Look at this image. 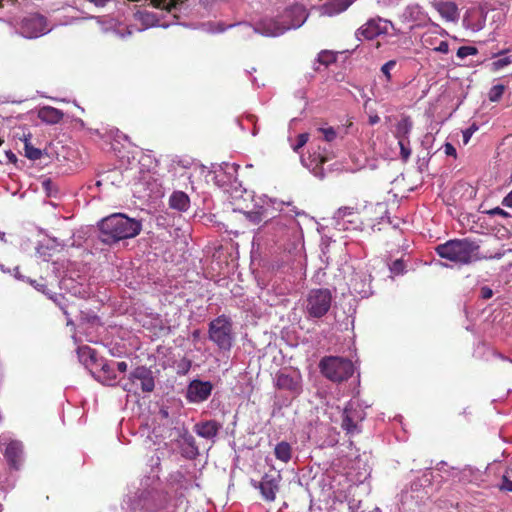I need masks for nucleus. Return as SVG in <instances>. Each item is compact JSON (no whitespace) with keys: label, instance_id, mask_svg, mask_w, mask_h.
<instances>
[{"label":"nucleus","instance_id":"nucleus-4","mask_svg":"<svg viewBox=\"0 0 512 512\" xmlns=\"http://www.w3.org/2000/svg\"><path fill=\"white\" fill-rule=\"evenodd\" d=\"M320 372L333 382H343L349 379L354 372L353 363L338 356H325L319 362Z\"/></svg>","mask_w":512,"mask_h":512},{"label":"nucleus","instance_id":"nucleus-41","mask_svg":"<svg viewBox=\"0 0 512 512\" xmlns=\"http://www.w3.org/2000/svg\"><path fill=\"white\" fill-rule=\"evenodd\" d=\"M80 351L83 352L84 354L87 353L89 355V357L91 358V360H95V355H96L95 350L91 349L88 346H84V347L80 348Z\"/></svg>","mask_w":512,"mask_h":512},{"label":"nucleus","instance_id":"nucleus-12","mask_svg":"<svg viewBox=\"0 0 512 512\" xmlns=\"http://www.w3.org/2000/svg\"><path fill=\"white\" fill-rule=\"evenodd\" d=\"M266 234H270L276 241L283 239L287 235V224L282 217H272L264 221V224L258 228Z\"/></svg>","mask_w":512,"mask_h":512},{"label":"nucleus","instance_id":"nucleus-23","mask_svg":"<svg viewBox=\"0 0 512 512\" xmlns=\"http://www.w3.org/2000/svg\"><path fill=\"white\" fill-rule=\"evenodd\" d=\"M274 455L281 462L288 463L292 457L291 445L286 441L279 442L274 448Z\"/></svg>","mask_w":512,"mask_h":512},{"label":"nucleus","instance_id":"nucleus-1","mask_svg":"<svg viewBox=\"0 0 512 512\" xmlns=\"http://www.w3.org/2000/svg\"><path fill=\"white\" fill-rule=\"evenodd\" d=\"M435 251L440 258L460 265H467L483 259H500L505 255L504 250L482 255L480 254V246L477 242L468 238L448 240L436 246Z\"/></svg>","mask_w":512,"mask_h":512},{"label":"nucleus","instance_id":"nucleus-50","mask_svg":"<svg viewBox=\"0 0 512 512\" xmlns=\"http://www.w3.org/2000/svg\"><path fill=\"white\" fill-rule=\"evenodd\" d=\"M37 290L44 292V288L46 287L44 284H35Z\"/></svg>","mask_w":512,"mask_h":512},{"label":"nucleus","instance_id":"nucleus-6","mask_svg":"<svg viewBox=\"0 0 512 512\" xmlns=\"http://www.w3.org/2000/svg\"><path fill=\"white\" fill-rule=\"evenodd\" d=\"M332 293L327 288L311 289L306 297V312L309 317L322 318L330 310Z\"/></svg>","mask_w":512,"mask_h":512},{"label":"nucleus","instance_id":"nucleus-20","mask_svg":"<svg viewBox=\"0 0 512 512\" xmlns=\"http://www.w3.org/2000/svg\"><path fill=\"white\" fill-rule=\"evenodd\" d=\"M169 205L178 211H187L190 205L188 195L182 191H175L169 198Z\"/></svg>","mask_w":512,"mask_h":512},{"label":"nucleus","instance_id":"nucleus-32","mask_svg":"<svg viewBox=\"0 0 512 512\" xmlns=\"http://www.w3.org/2000/svg\"><path fill=\"white\" fill-rule=\"evenodd\" d=\"M404 269H405V264H404L403 260H401V259L395 260L390 267L391 272L394 274H397V275L402 274L404 272Z\"/></svg>","mask_w":512,"mask_h":512},{"label":"nucleus","instance_id":"nucleus-47","mask_svg":"<svg viewBox=\"0 0 512 512\" xmlns=\"http://www.w3.org/2000/svg\"><path fill=\"white\" fill-rule=\"evenodd\" d=\"M6 155L10 162L15 163L17 161V157L12 151H8Z\"/></svg>","mask_w":512,"mask_h":512},{"label":"nucleus","instance_id":"nucleus-38","mask_svg":"<svg viewBox=\"0 0 512 512\" xmlns=\"http://www.w3.org/2000/svg\"><path fill=\"white\" fill-rule=\"evenodd\" d=\"M488 213L491 215H498L503 218L510 217V214L500 207H495V208L491 209Z\"/></svg>","mask_w":512,"mask_h":512},{"label":"nucleus","instance_id":"nucleus-8","mask_svg":"<svg viewBox=\"0 0 512 512\" xmlns=\"http://www.w3.org/2000/svg\"><path fill=\"white\" fill-rule=\"evenodd\" d=\"M282 480L279 471L265 473L260 482H255L254 487L260 490L263 499L267 502H273L276 499V494L280 489Z\"/></svg>","mask_w":512,"mask_h":512},{"label":"nucleus","instance_id":"nucleus-40","mask_svg":"<svg viewBox=\"0 0 512 512\" xmlns=\"http://www.w3.org/2000/svg\"><path fill=\"white\" fill-rule=\"evenodd\" d=\"M481 297L485 300L490 299L493 296V291L491 288L484 286L481 288Z\"/></svg>","mask_w":512,"mask_h":512},{"label":"nucleus","instance_id":"nucleus-44","mask_svg":"<svg viewBox=\"0 0 512 512\" xmlns=\"http://www.w3.org/2000/svg\"><path fill=\"white\" fill-rule=\"evenodd\" d=\"M127 368H128V365L126 362L124 361H121V362H118L117 363V369L121 372V373H124L127 371Z\"/></svg>","mask_w":512,"mask_h":512},{"label":"nucleus","instance_id":"nucleus-5","mask_svg":"<svg viewBox=\"0 0 512 512\" xmlns=\"http://www.w3.org/2000/svg\"><path fill=\"white\" fill-rule=\"evenodd\" d=\"M124 391L138 394L139 390L144 393H150L155 388L153 372L146 366H137L127 380L121 383Z\"/></svg>","mask_w":512,"mask_h":512},{"label":"nucleus","instance_id":"nucleus-36","mask_svg":"<svg viewBox=\"0 0 512 512\" xmlns=\"http://www.w3.org/2000/svg\"><path fill=\"white\" fill-rule=\"evenodd\" d=\"M500 490L512 492V480H510L506 475L502 477V483L499 486Z\"/></svg>","mask_w":512,"mask_h":512},{"label":"nucleus","instance_id":"nucleus-13","mask_svg":"<svg viewBox=\"0 0 512 512\" xmlns=\"http://www.w3.org/2000/svg\"><path fill=\"white\" fill-rule=\"evenodd\" d=\"M24 447L21 441L11 440L5 449L4 457L9 466L18 470L23 461Z\"/></svg>","mask_w":512,"mask_h":512},{"label":"nucleus","instance_id":"nucleus-37","mask_svg":"<svg viewBox=\"0 0 512 512\" xmlns=\"http://www.w3.org/2000/svg\"><path fill=\"white\" fill-rule=\"evenodd\" d=\"M444 152L447 156H452L454 158L457 157V152H456L455 147L449 142L445 143Z\"/></svg>","mask_w":512,"mask_h":512},{"label":"nucleus","instance_id":"nucleus-21","mask_svg":"<svg viewBox=\"0 0 512 512\" xmlns=\"http://www.w3.org/2000/svg\"><path fill=\"white\" fill-rule=\"evenodd\" d=\"M381 34V28L375 20H369L363 26H361L357 35L367 40H372Z\"/></svg>","mask_w":512,"mask_h":512},{"label":"nucleus","instance_id":"nucleus-51","mask_svg":"<svg viewBox=\"0 0 512 512\" xmlns=\"http://www.w3.org/2000/svg\"><path fill=\"white\" fill-rule=\"evenodd\" d=\"M507 51H508V50H503V51L499 52L497 55H503V54H505Z\"/></svg>","mask_w":512,"mask_h":512},{"label":"nucleus","instance_id":"nucleus-42","mask_svg":"<svg viewBox=\"0 0 512 512\" xmlns=\"http://www.w3.org/2000/svg\"><path fill=\"white\" fill-rule=\"evenodd\" d=\"M502 205L508 208H512V191L504 197Z\"/></svg>","mask_w":512,"mask_h":512},{"label":"nucleus","instance_id":"nucleus-39","mask_svg":"<svg viewBox=\"0 0 512 512\" xmlns=\"http://www.w3.org/2000/svg\"><path fill=\"white\" fill-rule=\"evenodd\" d=\"M434 50L446 54L449 52V44L447 41H441Z\"/></svg>","mask_w":512,"mask_h":512},{"label":"nucleus","instance_id":"nucleus-25","mask_svg":"<svg viewBox=\"0 0 512 512\" xmlns=\"http://www.w3.org/2000/svg\"><path fill=\"white\" fill-rule=\"evenodd\" d=\"M153 5L157 8L165 9L168 12L176 10L179 6L184 4L186 0H151Z\"/></svg>","mask_w":512,"mask_h":512},{"label":"nucleus","instance_id":"nucleus-11","mask_svg":"<svg viewBox=\"0 0 512 512\" xmlns=\"http://www.w3.org/2000/svg\"><path fill=\"white\" fill-rule=\"evenodd\" d=\"M213 386L209 381L193 380L186 392V399L190 403H201L209 398Z\"/></svg>","mask_w":512,"mask_h":512},{"label":"nucleus","instance_id":"nucleus-10","mask_svg":"<svg viewBox=\"0 0 512 512\" xmlns=\"http://www.w3.org/2000/svg\"><path fill=\"white\" fill-rule=\"evenodd\" d=\"M364 209L359 210L354 207H341L336 212L338 220L343 222V225H347L346 229L351 230H362L364 226Z\"/></svg>","mask_w":512,"mask_h":512},{"label":"nucleus","instance_id":"nucleus-43","mask_svg":"<svg viewBox=\"0 0 512 512\" xmlns=\"http://www.w3.org/2000/svg\"><path fill=\"white\" fill-rule=\"evenodd\" d=\"M110 174H118V171H117V170H113V171H110V172H109V174H105V175H104V178H103L102 180H98V181H97V183H96V184H97V186L102 185V182H103V181H107V180H109V179H110Z\"/></svg>","mask_w":512,"mask_h":512},{"label":"nucleus","instance_id":"nucleus-30","mask_svg":"<svg viewBox=\"0 0 512 512\" xmlns=\"http://www.w3.org/2000/svg\"><path fill=\"white\" fill-rule=\"evenodd\" d=\"M308 140H309V134L308 133H301V134H299L298 137H297V143L293 147V150L295 152H298L299 149H301L303 146L306 145Z\"/></svg>","mask_w":512,"mask_h":512},{"label":"nucleus","instance_id":"nucleus-16","mask_svg":"<svg viewBox=\"0 0 512 512\" xmlns=\"http://www.w3.org/2000/svg\"><path fill=\"white\" fill-rule=\"evenodd\" d=\"M63 117V111L52 106H44L38 111V118L42 122L50 125L60 123Z\"/></svg>","mask_w":512,"mask_h":512},{"label":"nucleus","instance_id":"nucleus-3","mask_svg":"<svg viewBox=\"0 0 512 512\" xmlns=\"http://www.w3.org/2000/svg\"><path fill=\"white\" fill-rule=\"evenodd\" d=\"M208 338L220 350L229 351L234 341L233 323L229 316L222 314L210 321Z\"/></svg>","mask_w":512,"mask_h":512},{"label":"nucleus","instance_id":"nucleus-49","mask_svg":"<svg viewBox=\"0 0 512 512\" xmlns=\"http://www.w3.org/2000/svg\"><path fill=\"white\" fill-rule=\"evenodd\" d=\"M318 159H319V164H321V165L328 161V157L322 156V155H319Z\"/></svg>","mask_w":512,"mask_h":512},{"label":"nucleus","instance_id":"nucleus-2","mask_svg":"<svg viewBox=\"0 0 512 512\" xmlns=\"http://www.w3.org/2000/svg\"><path fill=\"white\" fill-rule=\"evenodd\" d=\"M99 239L104 244H114L123 239L134 238L140 234V221L129 218L122 213L112 214L102 219L99 224Z\"/></svg>","mask_w":512,"mask_h":512},{"label":"nucleus","instance_id":"nucleus-33","mask_svg":"<svg viewBox=\"0 0 512 512\" xmlns=\"http://www.w3.org/2000/svg\"><path fill=\"white\" fill-rule=\"evenodd\" d=\"M512 62L511 57L500 58L492 63L494 70L502 69L503 67L509 65Z\"/></svg>","mask_w":512,"mask_h":512},{"label":"nucleus","instance_id":"nucleus-31","mask_svg":"<svg viewBox=\"0 0 512 512\" xmlns=\"http://www.w3.org/2000/svg\"><path fill=\"white\" fill-rule=\"evenodd\" d=\"M395 65H396V62L394 60H390V61L386 62L381 67V72L385 75L387 82H389L391 80L390 71H391V69L394 68Z\"/></svg>","mask_w":512,"mask_h":512},{"label":"nucleus","instance_id":"nucleus-45","mask_svg":"<svg viewBox=\"0 0 512 512\" xmlns=\"http://www.w3.org/2000/svg\"><path fill=\"white\" fill-rule=\"evenodd\" d=\"M89 2L93 3L97 7H104L109 0H89Z\"/></svg>","mask_w":512,"mask_h":512},{"label":"nucleus","instance_id":"nucleus-17","mask_svg":"<svg viewBox=\"0 0 512 512\" xmlns=\"http://www.w3.org/2000/svg\"><path fill=\"white\" fill-rule=\"evenodd\" d=\"M183 444L181 446V454L183 457L187 459H194L198 456L199 451L196 445L195 438L189 434L185 433L182 436Z\"/></svg>","mask_w":512,"mask_h":512},{"label":"nucleus","instance_id":"nucleus-14","mask_svg":"<svg viewBox=\"0 0 512 512\" xmlns=\"http://www.w3.org/2000/svg\"><path fill=\"white\" fill-rule=\"evenodd\" d=\"M276 386L280 390H286L294 394H299L301 392V376L300 375H290L284 372H281L276 377Z\"/></svg>","mask_w":512,"mask_h":512},{"label":"nucleus","instance_id":"nucleus-48","mask_svg":"<svg viewBox=\"0 0 512 512\" xmlns=\"http://www.w3.org/2000/svg\"><path fill=\"white\" fill-rule=\"evenodd\" d=\"M445 7L447 8L448 11L456 12V10H457L456 5L454 3H451V2L446 3Z\"/></svg>","mask_w":512,"mask_h":512},{"label":"nucleus","instance_id":"nucleus-19","mask_svg":"<svg viewBox=\"0 0 512 512\" xmlns=\"http://www.w3.org/2000/svg\"><path fill=\"white\" fill-rule=\"evenodd\" d=\"M242 214L252 225H260L264 224V221L267 220L268 217L267 208L264 206H254L252 210L243 211Z\"/></svg>","mask_w":512,"mask_h":512},{"label":"nucleus","instance_id":"nucleus-24","mask_svg":"<svg viewBox=\"0 0 512 512\" xmlns=\"http://www.w3.org/2000/svg\"><path fill=\"white\" fill-rule=\"evenodd\" d=\"M101 379L102 383L107 386H115L118 382L116 381L117 376L114 367L109 364H104L101 368Z\"/></svg>","mask_w":512,"mask_h":512},{"label":"nucleus","instance_id":"nucleus-52","mask_svg":"<svg viewBox=\"0 0 512 512\" xmlns=\"http://www.w3.org/2000/svg\"><path fill=\"white\" fill-rule=\"evenodd\" d=\"M351 4V1H348L346 5L344 6V9H346Z\"/></svg>","mask_w":512,"mask_h":512},{"label":"nucleus","instance_id":"nucleus-34","mask_svg":"<svg viewBox=\"0 0 512 512\" xmlns=\"http://www.w3.org/2000/svg\"><path fill=\"white\" fill-rule=\"evenodd\" d=\"M318 60L324 65H329L331 62L335 61V57L332 53L323 52L319 55Z\"/></svg>","mask_w":512,"mask_h":512},{"label":"nucleus","instance_id":"nucleus-53","mask_svg":"<svg viewBox=\"0 0 512 512\" xmlns=\"http://www.w3.org/2000/svg\"><path fill=\"white\" fill-rule=\"evenodd\" d=\"M4 143V140L0 138V146Z\"/></svg>","mask_w":512,"mask_h":512},{"label":"nucleus","instance_id":"nucleus-35","mask_svg":"<svg viewBox=\"0 0 512 512\" xmlns=\"http://www.w3.org/2000/svg\"><path fill=\"white\" fill-rule=\"evenodd\" d=\"M478 129V127L473 124L469 128L463 131V142L464 144H467L473 135V133Z\"/></svg>","mask_w":512,"mask_h":512},{"label":"nucleus","instance_id":"nucleus-46","mask_svg":"<svg viewBox=\"0 0 512 512\" xmlns=\"http://www.w3.org/2000/svg\"><path fill=\"white\" fill-rule=\"evenodd\" d=\"M380 121V117L377 114L370 115L369 116V124L375 125Z\"/></svg>","mask_w":512,"mask_h":512},{"label":"nucleus","instance_id":"nucleus-22","mask_svg":"<svg viewBox=\"0 0 512 512\" xmlns=\"http://www.w3.org/2000/svg\"><path fill=\"white\" fill-rule=\"evenodd\" d=\"M31 133L23 132L19 139L24 143L25 156L30 160H38L42 157V152L40 149L32 146L30 142Z\"/></svg>","mask_w":512,"mask_h":512},{"label":"nucleus","instance_id":"nucleus-26","mask_svg":"<svg viewBox=\"0 0 512 512\" xmlns=\"http://www.w3.org/2000/svg\"><path fill=\"white\" fill-rule=\"evenodd\" d=\"M505 91V86L503 84H497L491 87L488 93V98L491 102H498Z\"/></svg>","mask_w":512,"mask_h":512},{"label":"nucleus","instance_id":"nucleus-18","mask_svg":"<svg viewBox=\"0 0 512 512\" xmlns=\"http://www.w3.org/2000/svg\"><path fill=\"white\" fill-rule=\"evenodd\" d=\"M413 122L409 116H403L396 124L394 136L398 141L409 140Z\"/></svg>","mask_w":512,"mask_h":512},{"label":"nucleus","instance_id":"nucleus-9","mask_svg":"<svg viewBox=\"0 0 512 512\" xmlns=\"http://www.w3.org/2000/svg\"><path fill=\"white\" fill-rule=\"evenodd\" d=\"M364 419V412L359 406L349 403L342 414L341 427L347 434L353 435L361 432L359 424Z\"/></svg>","mask_w":512,"mask_h":512},{"label":"nucleus","instance_id":"nucleus-28","mask_svg":"<svg viewBox=\"0 0 512 512\" xmlns=\"http://www.w3.org/2000/svg\"><path fill=\"white\" fill-rule=\"evenodd\" d=\"M317 131L323 135V139L326 142H332L337 137V132L333 127H327V128H318Z\"/></svg>","mask_w":512,"mask_h":512},{"label":"nucleus","instance_id":"nucleus-7","mask_svg":"<svg viewBox=\"0 0 512 512\" xmlns=\"http://www.w3.org/2000/svg\"><path fill=\"white\" fill-rule=\"evenodd\" d=\"M20 34L28 39L38 38L49 32L46 17L34 13L24 17L19 24Z\"/></svg>","mask_w":512,"mask_h":512},{"label":"nucleus","instance_id":"nucleus-29","mask_svg":"<svg viewBox=\"0 0 512 512\" xmlns=\"http://www.w3.org/2000/svg\"><path fill=\"white\" fill-rule=\"evenodd\" d=\"M477 54V49L472 46H461L457 50V56L459 58H466L471 55Z\"/></svg>","mask_w":512,"mask_h":512},{"label":"nucleus","instance_id":"nucleus-15","mask_svg":"<svg viewBox=\"0 0 512 512\" xmlns=\"http://www.w3.org/2000/svg\"><path fill=\"white\" fill-rule=\"evenodd\" d=\"M222 428V425L216 420H206L198 422L194 425V432L205 439L216 437Z\"/></svg>","mask_w":512,"mask_h":512},{"label":"nucleus","instance_id":"nucleus-27","mask_svg":"<svg viewBox=\"0 0 512 512\" xmlns=\"http://www.w3.org/2000/svg\"><path fill=\"white\" fill-rule=\"evenodd\" d=\"M398 145L400 147V155L403 161H407L411 156V149L409 147L410 140H401L398 141Z\"/></svg>","mask_w":512,"mask_h":512}]
</instances>
